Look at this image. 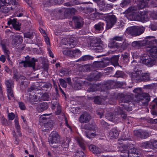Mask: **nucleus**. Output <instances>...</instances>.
Wrapping results in <instances>:
<instances>
[{
    "label": "nucleus",
    "mask_w": 157,
    "mask_h": 157,
    "mask_svg": "<svg viewBox=\"0 0 157 157\" xmlns=\"http://www.w3.org/2000/svg\"><path fill=\"white\" fill-rule=\"evenodd\" d=\"M18 2L16 0H0V11L4 13H8L12 7H8L10 5H16Z\"/></svg>",
    "instance_id": "nucleus-1"
},
{
    "label": "nucleus",
    "mask_w": 157,
    "mask_h": 157,
    "mask_svg": "<svg viewBox=\"0 0 157 157\" xmlns=\"http://www.w3.org/2000/svg\"><path fill=\"white\" fill-rule=\"evenodd\" d=\"M147 37L149 39L152 38V39L147 40L146 43L147 44L149 45L147 47L151 48L149 50L150 55L153 58H157V46L154 45L157 44V40L153 36H149Z\"/></svg>",
    "instance_id": "nucleus-2"
},
{
    "label": "nucleus",
    "mask_w": 157,
    "mask_h": 157,
    "mask_svg": "<svg viewBox=\"0 0 157 157\" xmlns=\"http://www.w3.org/2000/svg\"><path fill=\"white\" fill-rule=\"evenodd\" d=\"M144 28L143 27L134 26L128 28L126 33L133 36H137L141 35L144 32Z\"/></svg>",
    "instance_id": "nucleus-3"
},
{
    "label": "nucleus",
    "mask_w": 157,
    "mask_h": 157,
    "mask_svg": "<svg viewBox=\"0 0 157 157\" xmlns=\"http://www.w3.org/2000/svg\"><path fill=\"white\" fill-rule=\"evenodd\" d=\"M25 60H22L19 63V66L21 67H32L34 69L35 66V63L37 61V59L34 58H31L28 56L25 57Z\"/></svg>",
    "instance_id": "nucleus-4"
},
{
    "label": "nucleus",
    "mask_w": 157,
    "mask_h": 157,
    "mask_svg": "<svg viewBox=\"0 0 157 157\" xmlns=\"http://www.w3.org/2000/svg\"><path fill=\"white\" fill-rule=\"evenodd\" d=\"M61 43L63 45L66 46V48H73L77 44V40L75 37L64 38L62 40Z\"/></svg>",
    "instance_id": "nucleus-5"
},
{
    "label": "nucleus",
    "mask_w": 157,
    "mask_h": 157,
    "mask_svg": "<svg viewBox=\"0 0 157 157\" xmlns=\"http://www.w3.org/2000/svg\"><path fill=\"white\" fill-rule=\"evenodd\" d=\"M60 137L58 134L56 132L51 133L49 139V142L51 146L56 147L57 145L56 144L60 142Z\"/></svg>",
    "instance_id": "nucleus-6"
},
{
    "label": "nucleus",
    "mask_w": 157,
    "mask_h": 157,
    "mask_svg": "<svg viewBox=\"0 0 157 157\" xmlns=\"http://www.w3.org/2000/svg\"><path fill=\"white\" fill-rule=\"evenodd\" d=\"M124 152L125 153L121 155V157H139L138 155L140 154V151L135 148L130 149L128 151H125Z\"/></svg>",
    "instance_id": "nucleus-7"
},
{
    "label": "nucleus",
    "mask_w": 157,
    "mask_h": 157,
    "mask_svg": "<svg viewBox=\"0 0 157 157\" xmlns=\"http://www.w3.org/2000/svg\"><path fill=\"white\" fill-rule=\"evenodd\" d=\"M140 59L142 63L149 67L151 66L154 64V60L151 59L150 56L146 54H145L141 56Z\"/></svg>",
    "instance_id": "nucleus-8"
},
{
    "label": "nucleus",
    "mask_w": 157,
    "mask_h": 157,
    "mask_svg": "<svg viewBox=\"0 0 157 157\" xmlns=\"http://www.w3.org/2000/svg\"><path fill=\"white\" fill-rule=\"evenodd\" d=\"M141 147L144 148H157V141L151 140L148 141L144 142L141 144Z\"/></svg>",
    "instance_id": "nucleus-9"
},
{
    "label": "nucleus",
    "mask_w": 157,
    "mask_h": 157,
    "mask_svg": "<svg viewBox=\"0 0 157 157\" xmlns=\"http://www.w3.org/2000/svg\"><path fill=\"white\" fill-rule=\"evenodd\" d=\"M12 37V44L15 47H19L23 41L22 37L18 35H14L11 36Z\"/></svg>",
    "instance_id": "nucleus-10"
},
{
    "label": "nucleus",
    "mask_w": 157,
    "mask_h": 157,
    "mask_svg": "<svg viewBox=\"0 0 157 157\" xmlns=\"http://www.w3.org/2000/svg\"><path fill=\"white\" fill-rule=\"evenodd\" d=\"M133 92L136 93L135 97L138 99L139 101L146 99L145 98L148 96V94L143 93L141 89L140 88L135 89L133 90Z\"/></svg>",
    "instance_id": "nucleus-11"
},
{
    "label": "nucleus",
    "mask_w": 157,
    "mask_h": 157,
    "mask_svg": "<svg viewBox=\"0 0 157 157\" xmlns=\"http://www.w3.org/2000/svg\"><path fill=\"white\" fill-rule=\"evenodd\" d=\"M107 24V29H109L111 28L116 21V18L113 15H108L106 18Z\"/></svg>",
    "instance_id": "nucleus-12"
},
{
    "label": "nucleus",
    "mask_w": 157,
    "mask_h": 157,
    "mask_svg": "<svg viewBox=\"0 0 157 157\" xmlns=\"http://www.w3.org/2000/svg\"><path fill=\"white\" fill-rule=\"evenodd\" d=\"M90 120V115L87 112H84L79 118V121L81 123H85L89 122Z\"/></svg>",
    "instance_id": "nucleus-13"
},
{
    "label": "nucleus",
    "mask_w": 157,
    "mask_h": 157,
    "mask_svg": "<svg viewBox=\"0 0 157 157\" xmlns=\"http://www.w3.org/2000/svg\"><path fill=\"white\" fill-rule=\"evenodd\" d=\"M148 16L145 12H140L137 16L136 20L139 21L144 22L148 20Z\"/></svg>",
    "instance_id": "nucleus-14"
},
{
    "label": "nucleus",
    "mask_w": 157,
    "mask_h": 157,
    "mask_svg": "<svg viewBox=\"0 0 157 157\" xmlns=\"http://www.w3.org/2000/svg\"><path fill=\"white\" fill-rule=\"evenodd\" d=\"M141 75V71L137 70L131 73V77L132 80H140Z\"/></svg>",
    "instance_id": "nucleus-15"
},
{
    "label": "nucleus",
    "mask_w": 157,
    "mask_h": 157,
    "mask_svg": "<svg viewBox=\"0 0 157 157\" xmlns=\"http://www.w3.org/2000/svg\"><path fill=\"white\" fill-rule=\"evenodd\" d=\"M75 27L76 29L80 28L83 25V22L82 18H78L77 17H75L74 19Z\"/></svg>",
    "instance_id": "nucleus-16"
},
{
    "label": "nucleus",
    "mask_w": 157,
    "mask_h": 157,
    "mask_svg": "<svg viewBox=\"0 0 157 157\" xmlns=\"http://www.w3.org/2000/svg\"><path fill=\"white\" fill-rule=\"evenodd\" d=\"M9 25L12 24L13 28L16 30H18L20 29V25L15 19H10L8 22Z\"/></svg>",
    "instance_id": "nucleus-17"
},
{
    "label": "nucleus",
    "mask_w": 157,
    "mask_h": 157,
    "mask_svg": "<svg viewBox=\"0 0 157 157\" xmlns=\"http://www.w3.org/2000/svg\"><path fill=\"white\" fill-rule=\"evenodd\" d=\"M99 5L100 10L103 11L110 10L111 8L110 5L106 4L104 1L100 2Z\"/></svg>",
    "instance_id": "nucleus-18"
},
{
    "label": "nucleus",
    "mask_w": 157,
    "mask_h": 157,
    "mask_svg": "<svg viewBox=\"0 0 157 157\" xmlns=\"http://www.w3.org/2000/svg\"><path fill=\"white\" fill-rule=\"evenodd\" d=\"M15 126L17 130V133L14 131L13 136H21V133L20 132V128L18 123V121L17 119H15L14 120Z\"/></svg>",
    "instance_id": "nucleus-19"
},
{
    "label": "nucleus",
    "mask_w": 157,
    "mask_h": 157,
    "mask_svg": "<svg viewBox=\"0 0 157 157\" xmlns=\"http://www.w3.org/2000/svg\"><path fill=\"white\" fill-rule=\"evenodd\" d=\"M89 149L94 154H97L103 152V150L96 147L95 146L91 144L89 147Z\"/></svg>",
    "instance_id": "nucleus-20"
},
{
    "label": "nucleus",
    "mask_w": 157,
    "mask_h": 157,
    "mask_svg": "<svg viewBox=\"0 0 157 157\" xmlns=\"http://www.w3.org/2000/svg\"><path fill=\"white\" fill-rule=\"evenodd\" d=\"M48 108V105L47 103L42 102L38 105L37 109L39 112H42L47 109Z\"/></svg>",
    "instance_id": "nucleus-21"
},
{
    "label": "nucleus",
    "mask_w": 157,
    "mask_h": 157,
    "mask_svg": "<svg viewBox=\"0 0 157 157\" xmlns=\"http://www.w3.org/2000/svg\"><path fill=\"white\" fill-rule=\"evenodd\" d=\"M134 134L138 137L142 138H147L149 136L148 133L145 131L140 132L138 131H136L135 132Z\"/></svg>",
    "instance_id": "nucleus-22"
},
{
    "label": "nucleus",
    "mask_w": 157,
    "mask_h": 157,
    "mask_svg": "<svg viewBox=\"0 0 157 157\" xmlns=\"http://www.w3.org/2000/svg\"><path fill=\"white\" fill-rule=\"evenodd\" d=\"M39 100V97L36 95H30L28 101L32 104L36 103Z\"/></svg>",
    "instance_id": "nucleus-23"
},
{
    "label": "nucleus",
    "mask_w": 157,
    "mask_h": 157,
    "mask_svg": "<svg viewBox=\"0 0 157 157\" xmlns=\"http://www.w3.org/2000/svg\"><path fill=\"white\" fill-rule=\"evenodd\" d=\"M118 135V131L115 129H113L110 130L109 136L111 138H116Z\"/></svg>",
    "instance_id": "nucleus-24"
},
{
    "label": "nucleus",
    "mask_w": 157,
    "mask_h": 157,
    "mask_svg": "<svg viewBox=\"0 0 157 157\" xmlns=\"http://www.w3.org/2000/svg\"><path fill=\"white\" fill-rule=\"evenodd\" d=\"M81 55V52L78 49L71 50L70 57L72 58H77Z\"/></svg>",
    "instance_id": "nucleus-25"
},
{
    "label": "nucleus",
    "mask_w": 157,
    "mask_h": 157,
    "mask_svg": "<svg viewBox=\"0 0 157 157\" xmlns=\"http://www.w3.org/2000/svg\"><path fill=\"white\" fill-rule=\"evenodd\" d=\"M150 75L148 73H142L140 80L144 82H146L150 80Z\"/></svg>",
    "instance_id": "nucleus-26"
},
{
    "label": "nucleus",
    "mask_w": 157,
    "mask_h": 157,
    "mask_svg": "<svg viewBox=\"0 0 157 157\" xmlns=\"http://www.w3.org/2000/svg\"><path fill=\"white\" fill-rule=\"evenodd\" d=\"M99 88V85L93 84L91 85L87 90V91L90 92H94L98 90Z\"/></svg>",
    "instance_id": "nucleus-27"
},
{
    "label": "nucleus",
    "mask_w": 157,
    "mask_h": 157,
    "mask_svg": "<svg viewBox=\"0 0 157 157\" xmlns=\"http://www.w3.org/2000/svg\"><path fill=\"white\" fill-rule=\"evenodd\" d=\"M104 25L105 24L103 23L99 22L94 25V28L96 30L99 31L103 29Z\"/></svg>",
    "instance_id": "nucleus-28"
},
{
    "label": "nucleus",
    "mask_w": 157,
    "mask_h": 157,
    "mask_svg": "<svg viewBox=\"0 0 157 157\" xmlns=\"http://www.w3.org/2000/svg\"><path fill=\"white\" fill-rule=\"evenodd\" d=\"M100 76L99 74H92L88 79L90 81H96L99 78Z\"/></svg>",
    "instance_id": "nucleus-29"
},
{
    "label": "nucleus",
    "mask_w": 157,
    "mask_h": 157,
    "mask_svg": "<svg viewBox=\"0 0 157 157\" xmlns=\"http://www.w3.org/2000/svg\"><path fill=\"white\" fill-rule=\"evenodd\" d=\"M114 82L112 81H107L106 83L104 84L103 87L106 88V89H111L113 88V86L114 85Z\"/></svg>",
    "instance_id": "nucleus-30"
},
{
    "label": "nucleus",
    "mask_w": 157,
    "mask_h": 157,
    "mask_svg": "<svg viewBox=\"0 0 157 157\" xmlns=\"http://www.w3.org/2000/svg\"><path fill=\"white\" fill-rule=\"evenodd\" d=\"M142 42L140 41H136L132 42V47L136 49H139L141 46Z\"/></svg>",
    "instance_id": "nucleus-31"
},
{
    "label": "nucleus",
    "mask_w": 157,
    "mask_h": 157,
    "mask_svg": "<svg viewBox=\"0 0 157 157\" xmlns=\"http://www.w3.org/2000/svg\"><path fill=\"white\" fill-rule=\"evenodd\" d=\"M69 70L66 68H62L59 71L60 75L61 76H64L67 75L69 74Z\"/></svg>",
    "instance_id": "nucleus-32"
},
{
    "label": "nucleus",
    "mask_w": 157,
    "mask_h": 157,
    "mask_svg": "<svg viewBox=\"0 0 157 157\" xmlns=\"http://www.w3.org/2000/svg\"><path fill=\"white\" fill-rule=\"evenodd\" d=\"M116 111H117L119 114L121 115L123 118L124 119H126V118L127 117V115L125 113L124 111L121 109V108L120 107L117 108V110Z\"/></svg>",
    "instance_id": "nucleus-33"
},
{
    "label": "nucleus",
    "mask_w": 157,
    "mask_h": 157,
    "mask_svg": "<svg viewBox=\"0 0 157 157\" xmlns=\"http://www.w3.org/2000/svg\"><path fill=\"white\" fill-rule=\"evenodd\" d=\"M130 55L128 53L125 52L124 54L122 55V57L123 60L126 62H128L129 61L130 58Z\"/></svg>",
    "instance_id": "nucleus-34"
},
{
    "label": "nucleus",
    "mask_w": 157,
    "mask_h": 157,
    "mask_svg": "<svg viewBox=\"0 0 157 157\" xmlns=\"http://www.w3.org/2000/svg\"><path fill=\"white\" fill-rule=\"evenodd\" d=\"M8 97L9 100L14 99L15 98L12 89L7 90Z\"/></svg>",
    "instance_id": "nucleus-35"
},
{
    "label": "nucleus",
    "mask_w": 157,
    "mask_h": 157,
    "mask_svg": "<svg viewBox=\"0 0 157 157\" xmlns=\"http://www.w3.org/2000/svg\"><path fill=\"white\" fill-rule=\"evenodd\" d=\"M6 84L7 86V90L12 89V88L13 87V83L12 81L8 80L6 82Z\"/></svg>",
    "instance_id": "nucleus-36"
},
{
    "label": "nucleus",
    "mask_w": 157,
    "mask_h": 157,
    "mask_svg": "<svg viewBox=\"0 0 157 157\" xmlns=\"http://www.w3.org/2000/svg\"><path fill=\"white\" fill-rule=\"evenodd\" d=\"M119 57V56H113L111 58V62L113 64L117 65L118 64V61Z\"/></svg>",
    "instance_id": "nucleus-37"
},
{
    "label": "nucleus",
    "mask_w": 157,
    "mask_h": 157,
    "mask_svg": "<svg viewBox=\"0 0 157 157\" xmlns=\"http://www.w3.org/2000/svg\"><path fill=\"white\" fill-rule=\"evenodd\" d=\"M92 59V57L88 55H85L81 57L79 60L81 61H84Z\"/></svg>",
    "instance_id": "nucleus-38"
},
{
    "label": "nucleus",
    "mask_w": 157,
    "mask_h": 157,
    "mask_svg": "<svg viewBox=\"0 0 157 157\" xmlns=\"http://www.w3.org/2000/svg\"><path fill=\"white\" fill-rule=\"evenodd\" d=\"M75 157H86L84 153L81 151H78L75 154Z\"/></svg>",
    "instance_id": "nucleus-39"
},
{
    "label": "nucleus",
    "mask_w": 157,
    "mask_h": 157,
    "mask_svg": "<svg viewBox=\"0 0 157 157\" xmlns=\"http://www.w3.org/2000/svg\"><path fill=\"white\" fill-rule=\"evenodd\" d=\"M49 114H45L44 115H41L40 117L39 118V122L40 123H45L46 121H47V118L44 116H48Z\"/></svg>",
    "instance_id": "nucleus-40"
},
{
    "label": "nucleus",
    "mask_w": 157,
    "mask_h": 157,
    "mask_svg": "<svg viewBox=\"0 0 157 157\" xmlns=\"http://www.w3.org/2000/svg\"><path fill=\"white\" fill-rule=\"evenodd\" d=\"M130 0H124L121 3V6L122 7H126L130 3Z\"/></svg>",
    "instance_id": "nucleus-41"
},
{
    "label": "nucleus",
    "mask_w": 157,
    "mask_h": 157,
    "mask_svg": "<svg viewBox=\"0 0 157 157\" xmlns=\"http://www.w3.org/2000/svg\"><path fill=\"white\" fill-rule=\"evenodd\" d=\"M0 119L3 125L5 126H8L9 125L7 120L5 119L3 116L0 117Z\"/></svg>",
    "instance_id": "nucleus-42"
},
{
    "label": "nucleus",
    "mask_w": 157,
    "mask_h": 157,
    "mask_svg": "<svg viewBox=\"0 0 157 157\" xmlns=\"http://www.w3.org/2000/svg\"><path fill=\"white\" fill-rule=\"evenodd\" d=\"M116 42L113 39V40L109 43L108 46L110 48H116Z\"/></svg>",
    "instance_id": "nucleus-43"
},
{
    "label": "nucleus",
    "mask_w": 157,
    "mask_h": 157,
    "mask_svg": "<svg viewBox=\"0 0 157 157\" xmlns=\"http://www.w3.org/2000/svg\"><path fill=\"white\" fill-rule=\"evenodd\" d=\"M59 81L60 84L64 88H66L67 87V84L65 80L60 78L59 79Z\"/></svg>",
    "instance_id": "nucleus-44"
},
{
    "label": "nucleus",
    "mask_w": 157,
    "mask_h": 157,
    "mask_svg": "<svg viewBox=\"0 0 157 157\" xmlns=\"http://www.w3.org/2000/svg\"><path fill=\"white\" fill-rule=\"evenodd\" d=\"M86 135L87 138H90L95 136L96 134L94 133L88 132H86Z\"/></svg>",
    "instance_id": "nucleus-45"
},
{
    "label": "nucleus",
    "mask_w": 157,
    "mask_h": 157,
    "mask_svg": "<svg viewBox=\"0 0 157 157\" xmlns=\"http://www.w3.org/2000/svg\"><path fill=\"white\" fill-rule=\"evenodd\" d=\"M77 141L79 145V146L83 150H85V147L83 141L82 140L79 139H77Z\"/></svg>",
    "instance_id": "nucleus-46"
},
{
    "label": "nucleus",
    "mask_w": 157,
    "mask_h": 157,
    "mask_svg": "<svg viewBox=\"0 0 157 157\" xmlns=\"http://www.w3.org/2000/svg\"><path fill=\"white\" fill-rule=\"evenodd\" d=\"M125 13H127L128 15H134L133 14L134 12L133 9L132 8H129L125 12Z\"/></svg>",
    "instance_id": "nucleus-47"
},
{
    "label": "nucleus",
    "mask_w": 157,
    "mask_h": 157,
    "mask_svg": "<svg viewBox=\"0 0 157 157\" xmlns=\"http://www.w3.org/2000/svg\"><path fill=\"white\" fill-rule=\"evenodd\" d=\"M97 16L96 11L94 12L93 13L89 14L88 17L91 20H94L95 19Z\"/></svg>",
    "instance_id": "nucleus-48"
},
{
    "label": "nucleus",
    "mask_w": 157,
    "mask_h": 157,
    "mask_svg": "<svg viewBox=\"0 0 157 157\" xmlns=\"http://www.w3.org/2000/svg\"><path fill=\"white\" fill-rule=\"evenodd\" d=\"M71 50L68 49H65L62 51L63 54L65 55L68 56L70 57Z\"/></svg>",
    "instance_id": "nucleus-49"
},
{
    "label": "nucleus",
    "mask_w": 157,
    "mask_h": 157,
    "mask_svg": "<svg viewBox=\"0 0 157 157\" xmlns=\"http://www.w3.org/2000/svg\"><path fill=\"white\" fill-rule=\"evenodd\" d=\"M129 44H128L126 41H124L122 44H121V48L123 50L126 49L129 45Z\"/></svg>",
    "instance_id": "nucleus-50"
},
{
    "label": "nucleus",
    "mask_w": 157,
    "mask_h": 157,
    "mask_svg": "<svg viewBox=\"0 0 157 157\" xmlns=\"http://www.w3.org/2000/svg\"><path fill=\"white\" fill-rule=\"evenodd\" d=\"M18 104L20 109L21 110H25L26 109V107L24 103L22 102H18Z\"/></svg>",
    "instance_id": "nucleus-51"
},
{
    "label": "nucleus",
    "mask_w": 157,
    "mask_h": 157,
    "mask_svg": "<svg viewBox=\"0 0 157 157\" xmlns=\"http://www.w3.org/2000/svg\"><path fill=\"white\" fill-rule=\"evenodd\" d=\"M33 34L32 32H28L24 34L25 37L27 38H31L33 37Z\"/></svg>",
    "instance_id": "nucleus-52"
},
{
    "label": "nucleus",
    "mask_w": 157,
    "mask_h": 157,
    "mask_svg": "<svg viewBox=\"0 0 157 157\" xmlns=\"http://www.w3.org/2000/svg\"><path fill=\"white\" fill-rule=\"evenodd\" d=\"M94 102L95 104H99L101 103V99L99 96L95 97Z\"/></svg>",
    "instance_id": "nucleus-53"
},
{
    "label": "nucleus",
    "mask_w": 157,
    "mask_h": 157,
    "mask_svg": "<svg viewBox=\"0 0 157 157\" xmlns=\"http://www.w3.org/2000/svg\"><path fill=\"white\" fill-rule=\"evenodd\" d=\"M96 11V10H94V9L91 8H87L86 10V13L88 14V15L89 14L93 13Z\"/></svg>",
    "instance_id": "nucleus-54"
},
{
    "label": "nucleus",
    "mask_w": 157,
    "mask_h": 157,
    "mask_svg": "<svg viewBox=\"0 0 157 157\" xmlns=\"http://www.w3.org/2000/svg\"><path fill=\"white\" fill-rule=\"evenodd\" d=\"M42 98L44 101H48L49 98V95L47 93H45L42 95Z\"/></svg>",
    "instance_id": "nucleus-55"
},
{
    "label": "nucleus",
    "mask_w": 157,
    "mask_h": 157,
    "mask_svg": "<svg viewBox=\"0 0 157 157\" xmlns=\"http://www.w3.org/2000/svg\"><path fill=\"white\" fill-rule=\"evenodd\" d=\"M44 125L45 128L49 129V128L51 127L52 125L50 122H47V123H44Z\"/></svg>",
    "instance_id": "nucleus-56"
},
{
    "label": "nucleus",
    "mask_w": 157,
    "mask_h": 157,
    "mask_svg": "<svg viewBox=\"0 0 157 157\" xmlns=\"http://www.w3.org/2000/svg\"><path fill=\"white\" fill-rule=\"evenodd\" d=\"M2 47L4 53L9 56V54L10 53L9 52L6 48V46L4 44H2Z\"/></svg>",
    "instance_id": "nucleus-57"
},
{
    "label": "nucleus",
    "mask_w": 157,
    "mask_h": 157,
    "mask_svg": "<svg viewBox=\"0 0 157 157\" xmlns=\"http://www.w3.org/2000/svg\"><path fill=\"white\" fill-rule=\"evenodd\" d=\"M101 42L100 39L94 38L92 40V43L94 44H99Z\"/></svg>",
    "instance_id": "nucleus-58"
},
{
    "label": "nucleus",
    "mask_w": 157,
    "mask_h": 157,
    "mask_svg": "<svg viewBox=\"0 0 157 157\" xmlns=\"http://www.w3.org/2000/svg\"><path fill=\"white\" fill-rule=\"evenodd\" d=\"M156 108L155 105H153L152 106V110L151 113L153 115H157V113L156 111L155 110Z\"/></svg>",
    "instance_id": "nucleus-59"
},
{
    "label": "nucleus",
    "mask_w": 157,
    "mask_h": 157,
    "mask_svg": "<svg viewBox=\"0 0 157 157\" xmlns=\"http://www.w3.org/2000/svg\"><path fill=\"white\" fill-rule=\"evenodd\" d=\"M149 0H143V2H141V7L142 8H144L145 6L148 3V1Z\"/></svg>",
    "instance_id": "nucleus-60"
},
{
    "label": "nucleus",
    "mask_w": 157,
    "mask_h": 157,
    "mask_svg": "<svg viewBox=\"0 0 157 157\" xmlns=\"http://www.w3.org/2000/svg\"><path fill=\"white\" fill-rule=\"evenodd\" d=\"M8 117L9 120H12L14 118L15 115L12 113H9L8 115Z\"/></svg>",
    "instance_id": "nucleus-61"
},
{
    "label": "nucleus",
    "mask_w": 157,
    "mask_h": 157,
    "mask_svg": "<svg viewBox=\"0 0 157 157\" xmlns=\"http://www.w3.org/2000/svg\"><path fill=\"white\" fill-rule=\"evenodd\" d=\"M113 39L117 41H121L123 40V38L121 36H117L114 37Z\"/></svg>",
    "instance_id": "nucleus-62"
},
{
    "label": "nucleus",
    "mask_w": 157,
    "mask_h": 157,
    "mask_svg": "<svg viewBox=\"0 0 157 157\" xmlns=\"http://www.w3.org/2000/svg\"><path fill=\"white\" fill-rule=\"evenodd\" d=\"M92 126L91 125L87 124L85 125L84 127V128L86 129L91 130L92 129Z\"/></svg>",
    "instance_id": "nucleus-63"
},
{
    "label": "nucleus",
    "mask_w": 157,
    "mask_h": 157,
    "mask_svg": "<svg viewBox=\"0 0 157 157\" xmlns=\"http://www.w3.org/2000/svg\"><path fill=\"white\" fill-rule=\"evenodd\" d=\"M123 105V107L122 108V109H122L123 110L124 109H125V110H127L128 111H131L132 110V108L131 107H130L128 106L125 105L124 106V104H122Z\"/></svg>",
    "instance_id": "nucleus-64"
}]
</instances>
